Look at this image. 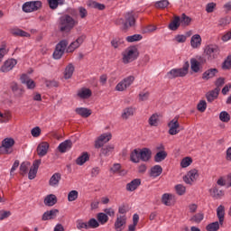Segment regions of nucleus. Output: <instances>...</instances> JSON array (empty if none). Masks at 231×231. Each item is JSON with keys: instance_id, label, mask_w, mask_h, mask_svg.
I'll use <instances>...</instances> for the list:
<instances>
[{"instance_id": "nucleus-1", "label": "nucleus", "mask_w": 231, "mask_h": 231, "mask_svg": "<svg viewBox=\"0 0 231 231\" xmlns=\"http://www.w3.org/2000/svg\"><path fill=\"white\" fill-rule=\"evenodd\" d=\"M78 23L77 21L73 19L69 14H64L60 17L59 20V30L61 32L69 33L72 28H75V25Z\"/></svg>"}, {"instance_id": "nucleus-2", "label": "nucleus", "mask_w": 231, "mask_h": 231, "mask_svg": "<svg viewBox=\"0 0 231 231\" xmlns=\"http://www.w3.org/2000/svg\"><path fill=\"white\" fill-rule=\"evenodd\" d=\"M189 68H190V64L189 61H186L182 68L170 70L166 74V78L172 80V79H178V77H186L189 74Z\"/></svg>"}, {"instance_id": "nucleus-3", "label": "nucleus", "mask_w": 231, "mask_h": 231, "mask_svg": "<svg viewBox=\"0 0 231 231\" xmlns=\"http://www.w3.org/2000/svg\"><path fill=\"white\" fill-rule=\"evenodd\" d=\"M140 56V52L138 51V48L136 46L128 47L123 52V62L124 64H129L138 59Z\"/></svg>"}, {"instance_id": "nucleus-4", "label": "nucleus", "mask_w": 231, "mask_h": 231, "mask_svg": "<svg viewBox=\"0 0 231 231\" xmlns=\"http://www.w3.org/2000/svg\"><path fill=\"white\" fill-rule=\"evenodd\" d=\"M42 8V2L41 1L25 2L22 6V10L25 14L37 12V10H41Z\"/></svg>"}, {"instance_id": "nucleus-5", "label": "nucleus", "mask_w": 231, "mask_h": 231, "mask_svg": "<svg viewBox=\"0 0 231 231\" xmlns=\"http://www.w3.org/2000/svg\"><path fill=\"white\" fill-rule=\"evenodd\" d=\"M69 42L68 40H61L57 45L52 54L53 59L59 60V59H62V55H64V51H66V48H68Z\"/></svg>"}, {"instance_id": "nucleus-6", "label": "nucleus", "mask_w": 231, "mask_h": 231, "mask_svg": "<svg viewBox=\"0 0 231 231\" xmlns=\"http://www.w3.org/2000/svg\"><path fill=\"white\" fill-rule=\"evenodd\" d=\"M15 145V141L14 138H5L2 141V145L0 146V154H12V147Z\"/></svg>"}, {"instance_id": "nucleus-7", "label": "nucleus", "mask_w": 231, "mask_h": 231, "mask_svg": "<svg viewBox=\"0 0 231 231\" xmlns=\"http://www.w3.org/2000/svg\"><path fill=\"white\" fill-rule=\"evenodd\" d=\"M220 51L219 47L217 45H208L204 50V53L207 55L208 60H214L219 57Z\"/></svg>"}, {"instance_id": "nucleus-8", "label": "nucleus", "mask_w": 231, "mask_h": 231, "mask_svg": "<svg viewBox=\"0 0 231 231\" xmlns=\"http://www.w3.org/2000/svg\"><path fill=\"white\" fill-rule=\"evenodd\" d=\"M199 178V173H198V170L192 169L183 177V181L187 183V185H192L196 180Z\"/></svg>"}, {"instance_id": "nucleus-9", "label": "nucleus", "mask_w": 231, "mask_h": 231, "mask_svg": "<svg viewBox=\"0 0 231 231\" xmlns=\"http://www.w3.org/2000/svg\"><path fill=\"white\" fill-rule=\"evenodd\" d=\"M113 138V135L111 133L102 134L97 140L95 142V148L100 149L101 147H104L105 143H107Z\"/></svg>"}, {"instance_id": "nucleus-10", "label": "nucleus", "mask_w": 231, "mask_h": 231, "mask_svg": "<svg viewBox=\"0 0 231 231\" xmlns=\"http://www.w3.org/2000/svg\"><path fill=\"white\" fill-rule=\"evenodd\" d=\"M41 163H42V161L41 159L35 160L32 162V165L30 168V171L28 173L29 180H35V178L37 177V172L39 171V167H41Z\"/></svg>"}, {"instance_id": "nucleus-11", "label": "nucleus", "mask_w": 231, "mask_h": 231, "mask_svg": "<svg viewBox=\"0 0 231 231\" xmlns=\"http://www.w3.org/2000/svg\"><path fill=\"white\" fill-rule=\"evenodd\" d=\"M127 223V217L125 215H117L116 222L114 224L115 230L123 231L125 228V224Z\"/></svg>"}, {"instance_id": "nucleus-12", "label": "nucleus", "mask_w": 231, "mask_h": 231, "mask_svg": "<svg viewBox=\"0 0 231 231\" xmlns=\"http://www.w3.org/2000/svg\"><path fill=\"white\" fill-rule=\"evenodd\" d=\"M169 127V134L171 136H174L180 133V122H178V119L174 118L171 121L168 123Z\"/></svg>"}, {"instance_id": "nucleus-13", "label": "nucleus", "mask_w": 231, "mask_h": 231, "mask_svg": "<svg viewBox=\"0 0 231 231\" xmlns=\"http://www.w3.org/2000/svg\"><path fill=\"white\" fill-rule=\"evenodd\" d=\"M59 216V209L52 208L51 210L45 211L42 216V221H51L56 219Z\"/></svg>"}, {"instance_id": "nucleus-14", "label": "nucleus", "mask_w": 231, "mask_h": 231, "mask_svg": "<svg viewBox=\"0 0 231 231\" xmlns=\"http://www.w3.org/2000/svg\"><path fill=\"white\" fill-rule=\"evenodd\" d=\"M125 18L126 22L124 23L123 30H125V32H127L129 27L131 28L134 26V24H136V19H134V14H133V13H127L125 15Z\"/></svg>"}, {"instance_id": "nucleus-15", "label": "nucleus", "mask_w": 231, "mask_h": 231, "mask_svg": "<svg viewBox=\"0 0 231 231\" xmlns=\"http://www.w3.org/2000/svg\"><path fill=\"white\" fill-rule=\"evenodd\" d=\"M17 65V60L15 59H9L5 61L4 65L1 67V71L3 73H8V71H12L14 68Z\"/></svg>"}, {"instance_id": "nucleus-16", "label": "nucleus", "mask_w": 231, "mask_h": 231, "mask_svg": "<svg viewBox=\"0 0 231 231\" xmlns=\"http://www.w3.org/2000/svg\"><path fill=\"white\" fill-rule=\"evenodd\" d=\"M48 149H50V143L48 142H42L37 146V154L40 158L46 156L48 154Z\"/></svg>"}, {"instance_id": "nucleus-17", "label": "nucleus", "mask_w": 231, "mask_h": 231, "mask_svg": "<svg viewBox=\"0 0 231 231\" xmlns=\"http://www.w3.org/2000/svg\"><path fill=\"white\" fill-rule=\"evenodd\" d=\"M139 152L142 162H149L152 156V152L149 148L139 149Z\"/></svg>"}, {"instance_id": "nucleus-18", "label": "nucleus", "mask_w": 231, "mask_h": 231, "mask_svg": "<svg viewBox=\"0 0 231 231\" xmlns=\"http://www.w3.org/2000/svg\"><path fill=\"white\" fill-rule=\"evenodd\" d=\"M181 26V18L178 15L173 16V20L169 23L168 28L171 32H176Z\"/></svg>"}, {"instance_id": "nucleus-19", "label": "nucleus", "mask_w": 231, "mask_h": 231, "mask_svg": "<svg viewBox=\"0 0 231 231\" xmlns=\"http://www.w3.org/2000/svg\"><path fill=\"white\" fill-rule=\"evenodd\" d=\"M71 147H73V142L68 139L62 142L61 143H60V145L58 146V151L59 152L64 153L67 151H69Z\"/></svg>"}, {"instance_id": "nucleus-20", "label": "nucleus", "mask_w": 231, "mask_h": 231, "mask_svg": "<svg viewBox=\"0 0 231 231\" xmlns=\"http://www.w3.org/2000/svg\"><path fill=\"white\" fill-rule=\"evenodd\" d=\"M221 91V88H216L211 91H208L206 94V98L208 100V102L212 103L214 102V100H216L217 98V97H219V92Z\"/></svg>"}, {"instance_id": "nucleus-21", "label": "nucleus", "mask_w": 231, "mask_h": 231, "mask_svg": "<svg viewBox=\"0 0 231 231\" xmlns=\"http://www.w3.org/2000/svg\"><path fill=\"white\" fill-rule=\"evenodd\" d=\"M10 88L12 89V92L14 93V96L16 97V98H21L24 93V89L19 88V85L16 82H12L10 84Z\"/></svg>"}, {"instance_id": "nucleus-22", "label": "nucleus", "mask_w": 231, "mask_h": 231, "mask_svg": "<svg viewBox=\"0 0 231 231\" xmlns=\"http://www.w3.org/2000/svg\"><path fill=\"white\" fill-rule=\"evenodd\" d=\"M190 69L193 73H201L203 71V66L198 62L196 58L190 59Z\"/></svg>"}, {"instance_id": "nucleus-23", "label": "nucleus", "mask_w": 231, "mask_h": 231, "mask_svg": "<svg viewBox=\"0 0 231 231\" xmlns=\"http://www.w3.org/2000/svg\"><path fill=\"white\" fill-rule=\"evenodd\" d=\"M142 185V180L134 179L131 182L126 184V190L128 192H133L138 189Z\"/></svg>"}, {"instance_id": "nucleus-24", "label": "nucleus", "mask_w": 231, "mask_h": 231, "mask_svg": "<svg viewBox=\"0 0 231 231\" xmlns=\"http://www.w3.org/2000/svg\"><path fill=\"white\" fill-rule=\"evenodd\" d=\"M217 73H219V70H217V69H208L202 74V79L210 80V79H214V77H216Z\"/></svg>"}, {"instance_id": "nucleus-25", "label": "nucleus", "mask_w": 231, "mask_h": 231, "mask_svg": "<svg viewBox=\"0 0 231 231\" xmlns=\"http://www.w3.org/2000/svg\"><path fill=\"white\" fill-rule=\"evenodd\" d=\"M60 180H62V175L59 172L54 173L49 180L50 187H59Z\"/></svg>"}, {"instance_id": "nucleus-26", "label": "nucleus", "mask_w": 231, "mask_h": 231, "mask_svg": "<svg viewBox=\"0 0 231 231\" xmlns=\"http://www.w3.org/2000/svg\"><path fill=\"white\" fill-rule=\"evenodd\" d=\"M114 151H115V144H107L101 148L99 156H109L110 154H113Z\"/></svg>"}, {"instance_id": "nucleus-27", "label": "nucleus", "mask_w": 231, "mask_h": 231, "mask_svg": "<svg viewBox=\"0 0 231 231\" xmlns=\"http://www.w3.org/2000/svg\"><path fill=\"white\" fill-rule=\"evenodd\" d=\"M217 217L218 218L220 226H223V223H225V206H218V208H217Z\"/></svg>"}, {"instance_id": "nucleus-28", "label": "nucleus", "mask_w": 231, "mask_h": 231, "mask_svg": "<svg viewBox=\"0 0 231 231\" xmlns=\"http://www.w3.org/2000/svg\"><path fill=\"white\" fill-rule=\"evenodd\" d=\"M75 112L77 115H79V116H82V118H88L92 114L91 109L86 107H78L75 109Z\"/></svg>"}, {"instance_id": "nucleus-29", "label": "nucleus", "mask_w": 231, "mask_h": 231, "mask_svg": "<svg viewBox=\"0 0 231 231\" xmlns=\"http://www.w3.org/2000/svg\"><path fill=\"white\" fill-rule=\"evenodd\" d=\"M134 111H136V109L133 106H128L125 108L121 115V118H123V120H128L130 116H133L134 115Z\"/></svg>"}, {"instance_id": "nucleus-30", "label": "nucleus", "mask_w": 231, "mask_h": 231, "mask_svg": "<svg viewBox=\"0 0 231 231\" xmlns=\"http://www.w3.org/2000/svg\"><path fill=\"white\" fill-rule=\"evenodd\" d=\"M163 172V168H162L160 165H154L150 170V176L151 178H158V176H161Z\"/></svg>"}, {"instance_id": "nucleus-31", "label": "nucleus", "mask_w": 231, "mask_h": 231, "mask_svg": "<svg viewBox=\"0 0 231 231\" xmlns=\"http://www.w3.org/2000/svg\"><path fill=\"white\" fill-rule=\"evenodd\" d=\"M74 72H75V66L73 65V63H69L68 66L65 68L64 79L66 80L71 79V77H73Z\"/></svg>"}, {"instance_id": "nucleus-32", "label": "nucleus", "mask_w": 231, "mask_h": 231, "mask_svg": "<svg viewBox=\"0 0 231 231\" xmlns=\"http://www.w3.org/2000/svg\"><path fill=\"white\" fill-rule=\"evenodd\" d=\"M148 124L151 127H158L160 124V115L158 113L152 114L148 119Z\"/></svg>"}, {"instance_id": "nucleus-33", "label": "nucleus", "mask_w": 231, "mask_h": 231, "mask_svg": "<svg viewBox=\"0 0 231 231\" xmlns=\"http://www.w3.org/2000/svg\"><path fill=\"white\" fill-rule=\"evenodd\" d=\"M86 162H89V153L83 152L81 155L76 159V164L82 166Z\"/></svg>"}, {"instance_id": "nucleus-34", "label": "nucleus", "mask_w": 231, "mask_h": 231, "mask_svg": "<svg viewBox=\"0 0 231 231\" xmlns=\"http://www.w3.org/2000/svg\"><path fill=\"white\" fill-rule=\"evenodd\" d=\"M44 205L46 207H53V205H57V196L54 194L48 195L44 199Z\"/></svg>"}, {"instance_id": "nucleus-35", "label": "nucleus", "mask_w": 231, "mask_h": 231, "mask_svg": "<svg viewBox=\"0 0 231 231\" xmlns=\"http://www.w3.org/2000/svg\"><path fill=\"white\" fill-rule=\"evenodd\" d=\"M92 95H93V92H91V89L89 88H82L77 94V96L79 97V98H82L83 100H86L91 97Z\"/></svg>"}, {"instance_id": "nucleus-36", "label": "nucleus", "mask_w": 231, "mask_h": 231, "mask_svg": "<svg viewBox=\"0 0 231 231\" xmlns=\"http://www.w3.org/2000/svg\"><path fill=\"white\" fill-rule=\"evenodd\" d=\"M172 198H174L172 194L164 193L162 196V203H163V205H165L166 207H171L172 206Z\"/></svg>"}, {"instance_id": "nucleus-37", "label": "nucleus", "mask_w": 231, "mask_h": 231, "mask_svg": "<svg viewBox=\"0 0 231 231\" xmlns=\"http://www.w3.org/2000/svg\"><path fill=\"white\" fill-rule=\"evenodd\" d=\"M191 47L196 49L201 46V36L199 34H194L190 40Z\"/></svg>"}, {"instance_id": "nucleus-38", "label": "nucleus", "mask_w": 231, "mask_h": 231, "mask_svg": "<svg viewBox=\"0 0 231 231\" xmlns=\"http://www.w3.org/2000/svg\"><path fill=\"white\" fill-rule=\"evenodd\" d=\"M140 149H134L130 153V161H132L133 163H140Z\"/></svg>"}, {"instance_id": "nucleus-39", "label": "nucleus", "mask_w": 231, "mask_h": 231, "mask_svg": "<svg viewBox=\"0 0 231 231\" xmlns=\"http://www.w3.org/2000/svg\"><path fill=\"white\" fill-rule=\"evenodd\" d=\"M87 5L89 8H95L97 10H106V5L104 4H100L93 0H89Z\"/></svg>"}, {"instance_id": "nucleus-40", "label": "nucleus", "mask_w": 231, "mask_h": 231, "mask_svg": "<svg viewBox=\"0 0 231 231\" xmlns=\"http://www.w3.org/2000/svg\"><path fill=\"white\" fill-rule=\"evenodd\" d=\"M168 156V153L165 151H160L154 155V162L160 163L163 162Z\"/></svg>"}, {"instance_id": "nucleus-41", "label": "nucleus", "mask_w": 231, "mask_h": 231, "mask_svg": "<svg viewBox=\"0 0 231 231\" xmlns=\"http://www.w3.org/2000/svg\"><path fill=\"white\" fill-rule=\"evenodd\" d=\"M97 219L99 225H106V223L109 221V217H107V215L105 214L104 212H100L97 214Z\"/></svg>"}, {"instance_id": "nucleus-42", "label": "nucleus", "mask_w": 231, "mask_h": 231, "mask_svg": "<svg viewBox=\"0 0 231 231\" xmlns=\"http://www.w3.org/2000/svg\"><path fill=\"white\" fill-rule=\"evenodd\" d=\"M190 23H192V18L187 16V14H182L180 16V24L181 26H189Z\"/></svg>"}, {"instance_id": "nucleus-43", "label": "nucleus", "mask_w": 231, "mask_h": 231, "mask_svg": "<svg viewBox=\"0 0 231 231\" xmlns=\"http://www.w3.org/2000/svg\"><path fill=\"white\" fill-rule=\"evenodd\" d=\"M12 34L14 37H30V33L21 29H15L12 31Z\"/></svg>"}, {"instance_id": "nucleus-44", "label": "nucleus", "mask_w": 231, "mask_h": 231, "mask_svg": "<svg viewBox=\"0 0 231 231\" xmlns=\"http://www.w3.org/2000/svg\"><path fill=\"white\" fill-rule=\"evenodd\" d=\"M219 226H221V224L219 223V221L212 222L206 226V230L217 231L219 230Z\"/></svg>"}, {"instance_id": "nucleus-45", "label": "nucleus", "mask_w": 231, "mask_h": 231, "mask_svg": "<svg viewBox=\"0 0 231 231\" xmlns=\"http://www.w3.org/2000/svg\"><path fill=\"white\" fill-rule=\"evenodd\" d=\"M29 167H30V162H22L20 165V174H22V176H24V174H27Z\"/></svg>"}, {"instance_id": "nucleus-46", "label": "nucleus", "mask_w": 231, "mask_h": 231, "mask_svg": "<svg viewBox=\"0 0 231 231\" xmlns=\"http://www.w3.org/2000/svg\"><path fill=\"white\" fill-rule=\"evenodd\" d=\"M77 199H79V191L75 189L69 191L68 194V201H77Z\"/></svg>"}, {"instance_id": "nucleus-47", "label": "nucleus", "mask_w": 231, "mask_h": 231, "mask_svg": "<svg viewBox=\"0 0 231 231\" xmlns=\"http://www.w3.org/2000/svg\"><path fill=\"white\" fill-rule=\"evenodd\" d=\"M142 39H143V36H142V34H134L132 36L126 37L127 42H137L138 41H142Z\"/></svg>"}, {"instance_id": "nucleus-48", "label": "nucleus", "mask_w": 231, "mask_h": 231, "mask_svg": "<svg viewBox=\"0 0 231 231\" xmlns=\"http://www.w3.org/2000/svg\"><path fill=\"white\" fill-rule=\"evenodd\" d=\"M88 228H98L100 226V223L97 218H90L88 222Z\"/></svg>"}, {"instance_id": "nucleus-49", "label": "nucleus", "mask_w": 231, "mask_h": 231, "mask_svg": "<svg viewBox=\"0 0 231 231\" xmlns=\"http://www.w3.org/2000/svg\"><path fill=\"white\" fill-rule=\"evenodd\" d=\"M222 69H231V55H228L223 61Z\"/></svg>"}, {"instance_id": "nucleus-50", "label": "nucleus", "mask_w": 231, "mask_h": 231, "mask_svg": "<svg viewBox=\"0 0 231 231\" xmlns=\"http://www.w3.org/2000/svg\"><path fill=\"white\" fill-rule=\"evenodd\" d=\"M175 190L179 196H183L187 192V188L183 184H178L175 186Z\"/></svg>"}, {"instance_id": "nucleus-51", "label": "nucleus", "mask_w": 231, "mask_h": 231, "mask_svg": "<svg viewBox=\"0 0 231 231\" xmlns=\"http://www.w3.org/2000/svg\"><path fill=\"white\" fill-rule=\"evenodd\" d=\"M169 5H170L169 0H161L155 3V7L164 9V8H167Z\"/></svg>"}, {"instance_id": "nucleus-52", "label": "nucleus", "mask_w": 231, "mask_h": 231, "mask_svg": "<svg viewBox=\"0 0 231 231\" xmlns=\"http://www.w3.org/2000/svg\"><path fill=\"white\" fill-rule=\"evenodd\" d=\"M190 163H192V158L185 157L180 162V167H182V169H187V167H189V165H190Z\"/></svg>"}, {"instance_id": "nucleus-53", "label": "nucleus", "mask_w": 231, "mask_h": 231, "mask_svg": "<svg viewBox=\"0 0 231 231\" xmlns=\"http://www.w3.org/2000/svg\"><path fill=\"white\" fill-rule=\"evenodd\" d=\"M77 48H80V45H79L76 41L72 42L67 48V53H73V51H76Z\"/></svg>"}, {"instance_id": "nucleus-54", "label": "nucleus", "mask_w": 231, "mask_h": 231, "mask_svg": "<svg viewBox=\"0 0 231 231\" xmlns=\"http://www.w3.org/2000/svg\"><path fill=\"white\" fill-rule=\"evenodd\" d=\"M219 118L221 122H230V114H228L226 111H223L220 113Z\"/></svg>"}, {"instance_id": "nucleus-55", "label": "nucleus", "mask_w": 231, "mask_h": 231, "mask_svg": "<svg viewBox=\"0 0 231 231\" xmlns=\"http://www.w3.org/2000/svg\"><path fill=\"white\" fill-rule=\"evenodd\" d=\"M197 109H198V111H199L200 113H205V111L207 110V101L201 100V101L198 104Z\"/></svg>"}, {"instance_id": "nucleus-56", "label": "nucleus", "mask_w": 231, "mask_h": 231, "mask_svg": "<svg viewBox=\"0 0 231 231\" xmlns=\"http://www.w3.org/2000/svg\"><path fill=\"white\" fill-rule=\"evenodd\" d=\"M213 198H216V199H221L225 196L223 190H219L217 188H213Z\"/></svg>"}, {"instance_id": "nucleus-57", "label": "nucleus", "mask_w": 231, "mask_h": 231, "mask_svg": "<svg viewBox=\"0 0 231 231\" xmlns=\"http://www.w3.org/2000/svg\"><path fill=\"white\" fill-rule=\"evenodd\" d=\"M125 83V87L129 88L133 82H134V76H128L122 80Z\"/></svg>"}, {"instance_id": "nucleus-58", "label": "nucleus", "mask_w": 231, "mask_h": 231, "mask_svg": "<svg viewBox=\"0 0 231 231\" xmlns=\"http://www.w3.org/2000/svg\"><path fill=\"white\" fill-rule=\"evenodd\" d=\"M203 213H198L195 216H193L190 220L194 221L195 223H201V221H203Z\"/></svg>"}, {"instance_id": "nucleus-59", "label": "nucleus", "mask_w": 231, "mask_h": 231, "mask_svg": "<svg viewBox=\"0 0 231 231\" xmlns=\"http://www.w3.org/2000/svg\"><path fill=\"white\" fill-rule=\"evenodd\" d=\"M49 6L51 10H57L59 8V5H60L58 0H48Z\"/></svg>"}, {"instance_id": "nucleus-60", "label": "nucleus", "mask_w": 231, "mask_h": 231, "mask_svg": "<svg viewBox=\"0 0 231 231\" xmlns=\"http://www.w3.org/2000/svg\"><path fill=\"white\" fill-rule=\"evenodd\" d=\"M31 134L33 138H39L41 136V127L36 126L31 130Z\"/></svg>"}, {"instance_id": "nucleus-61", "label": "nucleus", "mask_w": 231, "mask_h": 231, "mask_svg": "<svg viewBox=\"0 0 231 231\" xmlns=\"http://www.w3.org/2000/svg\"><path fill=\"white\" fill-rule=\"evenodd\" d=\"M216 3L214 2H211V3H208L207 5H206V12L208 14H212V12H214V10H216Z\"/></svg>"}, {"instance_id": "nucleus-62", "label": "nucleus", "mask_w": 231, "mask_h": 231, "mask_svg": "<svg viewBox=\"0 0 231 231\" xmlns=\"http://www.w3.org/2000/svg\"><path fill=\"white\" fill-rule=\"evenodd\" d=\"M77 228L78 230H82V228H85L86 230L89 229L88 223L83 222L82 220L77 221Z\"/></svg>"}, {"instance_id": "nucleus-63", "label": "nucleus", "mask_w": 231, "mask_h": 231, "mask_svg": "<svg viewBox=\"0 0 231 231\" xmlns=\"http://www.w3.org/2000/svg\"><path fill=\"white\" fill-rule=\"evenodd\" d=\"M103 213H105L107 217H115V209L113 208H106L103 210Z\"/></svg>"}, {"instance_id": "nucleus-64", "label": "nucleus", "mask_w": 231, "mask_h": 231, "mask_svg": "<svg viewBox=\"0 0 231 231\" xmlns=\"http://www.w3.org/2000/svg\"><path fill=\"white\" fill-rule=\"evenodd\" d=\"M219 26H226V24H230V17L226 16L225 18H221L218 21Z\"/></svg>"}]
</instances>
